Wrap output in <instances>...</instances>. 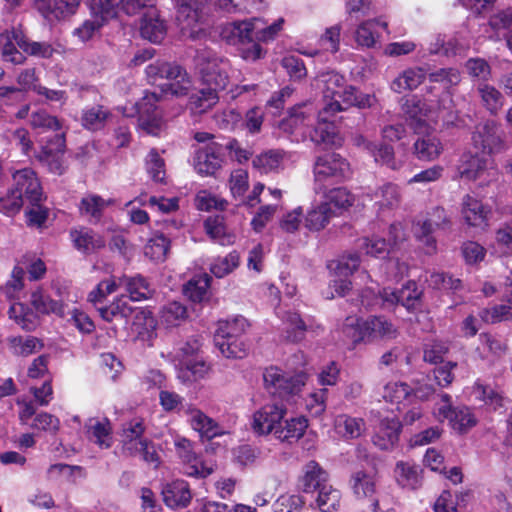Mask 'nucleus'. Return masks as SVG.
Returning a JSON list of instances; mask_svg holds the SVG:
<instances>
[{"label":"nucleus","mask_w":512,"mask_h":512,"mask_svg":"<svg viewBox=\"0 0 512 512\" xmlns=\"http://www.w3.org/2000/svg\"><path fill=\"white\" fill-rule=\"evenodd\" d=\"M341 493L328 483L318 490L316 503L322 512H332L339 507Z\"/></svg>","instance_id":"nucleus-61"},{"label":"nucleus","mask_w":512,"mask_h":512,"mask_svg":"<svg viewBox=\"0 0 512 512\" xmlns=\"http://www.w3.org/2000/svg\"><path fill=\"white\" fill-rule=\"evenodd\" d=\"M70 235L75 248L84 254L96 252L105 246L104 239L89 229L72 230Z\"/></svg>","instance_id":"nucleus-35"},{"label":"nucleus","mask_w":512,"mask_h":512,"mask_svg":"<svg viewBox=\"0 0 512 512\" xmlns=\"http://www.w3.org/2000/svg\"><path fill=\"white\" fill-rule=\"evenodd\" d=\"M221 164V147L216 143H210L196 152L194 167L201 175H213Z\"/></svg>","instance_id":"nucleus-22"},{"label":"nucleus","mask_w":512,"mask_h":512,"mask_svg":"<svg viewBox=\"0 0 512 512\" xmlns=\"http://www.w3.org/2000/svg\"><path fill=\"white\" fill-rule=\"evenodd\" d=\"M109 111L100 105L85 109L82 113V125L88 130H99L104 127L108 117Z\"/></svg>","instance_id":"nucleus-54"},{"label":"nucleus","mask_w":512,"mask_h":512,"mask_svg":"<svg viewBox=\"0 0 512 512\" xmlns=\"http://www.w3.org/2000/svg\"><path fill=\"white\" fill-rule=\"evenodd\" d=\"M29 123L39 134L55 133L53 137H47L45 140H42L41 150L37 154V159L51 173L62 175L66 170L63 160L66 141L62 122L46 110L40 109L31 113Z\"/></svg>","instance_id":"nucleus-1"},{"label":"nucleus","mask_w":512,"mask_h":512,"mask_svg":"<svg viewBox=\"0 0 512 512\" xmlns=\"http://www.w3.org/2000/svg\"><path fill=\"white\" fill-rule=\"evenodd\" d=\"M15 189L0 193V212L13 216L23 205V198L30 203L43 200V192L35 172L30 168L17 170L13 173Z\"/></svg>","instance_id":"nucleus-2"},{"label":"nucleus","mask_w":512,"mask_h":512,"mask_svg":"<svg viewBox=\"0 0 512 512\" xmlns=\"http://www.w3.org/2000/svg\"><path fill=\"white\" fill-rule=\"evenodd\" d=\"M371 200L379 214L392 211L400 206L402 200L401 189L396 184L385 183L371 194Z\"/></svg>","instance_id":"nucleus-23"},{"label":"nucleus","mask_w":512,"mask_h":512,"mask_svg":"<svg viewBox=\"0 0 512 512\" xmlns=\"http://www.w3.org/2000/svg\"><path fill=\"white\" fill-rule=\"evenodd\" d=\"M379 28H382L389 34L388 23L385 21L374 19L361 23L355 31V41L362 47H374L380 38Z\"/></svg>","instance_id":"nucleus-30"},{"label":"nucleus","mask_w":512,"mask_h":512,"mask_svg":"<svg viewBox=\"0 0 512 512\" xmlns=\"http://www.w3.org/2000/svg\"><path fill=\"white\" fill-rule=\"evenodd\" d=\"M476 91L479 98L481 99L482 105L491 114H497L504 103V97L501 92L486 82H480L477 85Z\"/></svg>","instance_id":"nucleus-44"},{"label":"nucleus","mask_w":512,"mask_h":512,"mask_svg":"<svg viewBox=\"0 0 512 512\" xmlns=\"http://www.w3.org/2000/svg\"><path fill=\"white\" fill-rule=\"evenodd\" d=\"M265 389L272 395L285 398L298 394L305 385L303 373L291 375L276 366H270L263 372Z\"/></svg>","instance_id":"nucleus-10"},{"label":"nucleus","mask_w":512,"mask_h":512,"mask_svg":"<svg viewBox=\"0 0 512 512\" xmlns=\"http://www.w3.org/2000/svg\"><path fill=\"white\" fill-rule=\"evenodd\" d=\"M31 304L37 312L42 314L54 313L60 316L64 314L63 305L58 301L52 300L42 291H35L32 293Z\"/></svg>","instance_id":"nucleus-63"},{"label":"nucleus","mask_w":512,"mask_h":512,"mask_svg":"<svg viewBox=\"0 0 512 512\" xmlns=\"http://www.w3.org/2000/svg\"><path fill=\"white\" fill-rule=\"evenodd\" d=\"M249 324L243 316L218 322L214 334V344L226 358H243L247 353V345L242 340Z\"/></svg>","instance_id":"nucleus-3"},{"label":"nucleus","mask_w":512,"mask_h":512,"mask_svg":"<svg viewBox=\"0 0 512 512\" xmlns=\"http://www.w3.org/2000/svg\"><path fill=\"white\" fill-rule=\"evenodd\" d=\"M314 119V109L311 104H303L293 108L288 117L280 123L284 132L293 133L302 126H308Z\"/></svg>","instance_id":"nucleus-32"},{"label":"nucleus","mask_w":512,"mask_h":512,"mask_svg":"<svg viewBox=\"0 0 512 512\" xmlns=\"http://www.w3.org/2000/svg\"><path fill=\"white\" fill-rule=\"evenodd\" d=\"M472 145L482 154L499 152L504 148V140L497 124L486 120L475 126L472 133Z\"/></svg>","instance_id":"nucleus-13"},{"label":"nucleus","mask_w":512,"mask_h":512,"mask_svg":"<svg viewBox=\"0 0 512 512\" xmlns=\"http://www.w3.org/2000/svg\"><path fill=\"white\" fill-rule=\"evenodd\" d=\"M140 33L152 43H160L166 36L167 26L155 8L149 9L143 16Z\"/></svg>","instance_id":"nucleus-27"},{"label":"nucleus","mask_w":512,"mask_h":512,"mask_svg":"<svg viewBox=\"0 0 512 512\" xmlns=\"http://www.w3.org/2000/svg\"><path fill=\"white\" fill-rule=\"evenodd\" d=\"M420 296L421 291L418 289L417 284L409 281L398 291L388 289V296H384V299L387 301V307L400 304L408 311H413L420 304Z\"/></svg>","instance_id":"nucleus-24"},{"label":"nucleus","mask_w":512,"mask_h":512,"mask_svg":"<svg viewBox=\"0 0 512 512\" xmlns=\"http://www.w3.org/2000/svg\"><path fill=\"white\" fill-rule=\"evenodd\" d=\"M421 471L414 463L400 461L395 467V478L403 488L417 489L422 482Z\"/></svg>","instance_id":"nucleus-39"},{"label":"nucleus","mask_w":512,"mask_h":512,"mask_svg":"<svg viewBox=\"0 0 512 512\" xmlns=\"http://www.w3.org/2000/svg\"><path fill=\"white\" fill-rule=\"evenodd\" d=\"M366 329L368 342L385 339H395L399 332L397 327L383 316H373L366 319Z\"/></svg>","instance_id":"nucleus-31"},{"label":"nucleus","mask_w":512,"mask_h":512,"mask_svg":"<svg viewBox=\"0 0 512 512\" xmlns=\"http://www.w3.org/2000/svg\"><path fill=\"white\" fill-rule=\"evenodd\" d=\"M359 265V255L357 253H349L332 261L329 264V268L334 272L336 277H349L358 269Z\"/></svg>","instance_id":"nucleus-60"},{"label":"nucleus","mask_w":512,"mask_h":512,"mask_svg":"<svg viewBox=\"0 0 512 512\" xmlns=\"http://www.w3.org/2000/svg\"><path fill=\"white\" fill-rule=\"evenodd\" d=\"M260 22V18L233 22L226 29V32L229 33L226 36L228 41L234 45H246L252 43L253 40H256L255 29L258 28V24Z\"/></svg>","instance_id":"nucleus-28"},{"label":"nucleus","mask_w":512,"mask_h":512,"mask_svg":"<svg viewBox=\"0 0 512 512\" xmlns=\"http://www.w3.org/2000/svg\"><path fill=\"white\" fill-rule=\"evenodd\" d=\"M174 446L177 455L185 464V474L193 477L205 478L209 476L214 467L201 460L193 450L192 443L187 438L176 436L174 438Z\"/></svg>","instance_id":"nucleus-14"},{"label":"nucleus","mask_w":512,"mask_h":512,"mask_svg":"<svg viewBox=\"0 0 512 512\" xmlns=\"http://www.w3.org/2000/svg\"><path fill=\"white\" fill-rule=\"evenodd\" d=\"M110 201L104 200L102 197L90 194L81 199L79 210L81 215L90 217V222H98L102 216L105 207Z\"/></svg>","instance_id":"nucleus-50"},{"label":"nucleus","mask_w":512,"mask_h":512,"mask_svg":"<svg viewBox=\"0 0 512 512\" xmlns=\"http://www.w3.org/2000/svg\"><path fill=\"white\" fill-rule=\"evenodd\" d=\"M341 111H345V106L338 102L322 105L318 111L317 124L312 135V140L315 143L325 146H341L343 139L335 124V117Z\"/></svg>","instance_id":"nucleus-8"},{"label":"nucleus","mask_w":512,"mask_h":512,"mask_svg":"<svg viewBox=\"0 0 512 512\" xmlns=\"http://www.w3.org/2000/svg\"><path fill=\"white\" fill-rule=\"evenodd\" d=\"M370 414L374 418H379V424L372 438L374 445L381 450L392 449L399 441L401 422L396 417L381 418L379 411L372 410Z\"/></svg>","instance_id":"nucleus-17"},{"label":"nucleus","mask_w":512,"mask_h":512,"mask_svg":"<svg viewBox=\"0 0 512 512\" xmlns=\"http://www.w3.org/2000/svg\"><path fill=\"white\" fill-rule=\"evenodd\" d=\"M149 82L154 83L158 79H167L169 83L161 87V93L165 97L172 95L182 97L189 94L192 81L186 70L176 64L157 60L149 64L145 69Z\"/></svg>","instance_id":"nucleus-4"},{"label":"nucleus","mask_w":512,"mask_h":512,"mask_svg":"<svg viewBox=\"0 0 512 512\" xmlns=\"http://www.w3.org/2000/svg\"><path fill=\"white\" fill-rule=\"evenodd\" d=\"M474 393L478 399L495 411L505 406V398L490 385L477 382L474 387Z\"/></svg>","instance_id":"nucleus-55"},{"label":"nucleus","mask_w":512,"mask_h":512,"mask_svg":"<svg viewBox=\"0 0 512 512\" xmlns=\"http://www.w3.org/2000/svg\"><path fill=\"white\" fill-rule=\"evenodd\" d=\"M283 323L286 326V340L298 342L303 339L306 325L298 313L286 312L283 317Z\"/></svg>","instance_id":"nucleus-57"},{"label":"nucleus","mask_w":512,"mask_h":512,"mask_svg":"<svg viewBox=\"0 0 512 512\" xmlns=\"http://www.w3.org/2000/svg\"><path fill=\"white\" fill-rule=\"evenodd\" d=\"M462 178L477 181L479 186H487L499 178V171L493 160L487 155H464L459 167Z\"/></svg>","instance_id":"nucleus-11"},{"label":"nucleus","mask_w":512,"mask_h":512,"mask_svg":"<svg viewBox=\"0 0 512 512\" xmlns=\"http://www.w3.org/2000/svg\"><path fill=\"white\" fill-rule=\"evenodd\" d=\"M212 86L200 89L190 96V107L196 113H204L212 108L219 100L218 91Z\"/></svg>","instance_id":"nucleus-48"},{"label":"nucleus","mask_w":512,"mask_h":512,"mask_svg":"<svg viewBox=\"0 0 512 512\" xmlns=\"http://www.w3.org/2000/svg\"><path fill=\"white\" fill-rule=\"evenodd\" d=\"M402 112L416 133H420L423 128L428 126V122H435L438 118V115H431L432 111L426 102L416 96H411L404 100Z\"/></svg>","instance_id":"nucleus-18"},{"label":"nucleus","mask_w":512,"mask_h":512,"mask_svg":"<svg viewBox=\"0 0 512 512\" xmlns=\"http://www.w3.org/2000/svg\"><path fill=\"white\" fill-rule=\"evenodd\" d=\"M461 213L467 225L478 228L487 226L489 209L477 198L465 195L462 200Z\"/></svg>","instance_id":"nucleus-25"},{"label":"nucleus","mask_w":512,"mask_h":512,"mask_svg":"<svg viewBox=\"0 0 512 512\" xmlns=\"http://www.w3.org/2000/svg\"><path fill=\"white\" fill-rule=\"evenodd\" d=\"M211 278L208 274H200L191 278L183 288V292L192 302L200 303L208 297Z\"/></svg>","instance_id":"nucleus-45"},{"label":"nucleus","mask_w":512,"mask_h":512,"mask_svg":"<svg viewBox=\"0 0 512 512\" xmlns=\"http://www.w3.org/2000/svg\"><path fill=\"white\" fill-rule=\"evenodd\" d=\"M209 0H178L177 20L182 30H189L191 36L202 31L205 22L204 6Z\"/></svg>","instance_id":"nucleus-15"},{"label":"nucleus","mask_w":512,"mask_h":512,"mask_svg":"<svg viewBox=\"0 0 512 512\" xmlns=\"http://www.w3.org/2000/svg\"><path fill=\"white\" fill-rule=\"evenodd\" d=\"M334 216V211L327 201L315 204L307 211L304 225L310 231H320L324 229Z\"/></svg>","instance_id":"nucleus-34"},{"label":"nucleus","mask_w":512,"mask_h":512,"mask_svg":"<svg viewBox=\"0 0 512 512\" xmlns=\"http://www.w3.org/2000/svg\"><path fill=\"white\" fill-rule=\"evenodd\" d=\"M144 420L133 418L122 425L120 433L123 452L129 456H141L142 459L157 467L159 456L151 440L144 436Z\"/></svg>","instance_id":"nucleus-5"},{"label":"nucleus","mask_w":512,"mask_h":512,"mask_svg":"<svg viewBox=\"0 0 512 512\" xmlns=\"http://www.w3.org/2000/svg\"><path fill=\"white\" fill-rule=\"evenodd\" d=\"M317 86L322 90L323 105L329 102H338L345 106L346 110L356 99V88L347 85L344 76L337 72L321 73L317 77Z\"/></svg>","instance_id":"nucleus-9"},{"label":"nucleus","mask_w":512,"mask_h":512,"mask_svg":"<svg viewBox=\"0 0 512 512\" xmlns=\"http://www.w3.org/2000/svg\"><path fill=\"white\" fill-rule=\"evenodd\" d=\"M315 190L344 182L351 176L350 164L337 153L319 156L314 163Z\"/></svg>","instance_id":"nucleus-7"},{"label":"nucleus","mask_w":512,"mask_h":512,"mask_svg":"<svg viewBox=\"0 0 512 512\" xmlns=\"http://www.w3.org/2000/svg\"><path fill=\"white\" fill-rule=\"evenodd\" d=\"M170 248V240L163 233L154 235L146 244L144 254L154 261H164Z\"/></svg>","instance_id":"nucleus-56"},{"label":"nucleus","mask_w":512,"mask_h":512,"mask_svg":"<svg viewBox=\"0 0 512 512\" xmlns=\"http://www.w3.org/2000/svg\"><path fill=\"white\" fill-rule=\"evenodd\" d=\"M413 389L404 382H389L385 385L383 398L393 404H401L412 397Z\"/></svg>","instance_id":"nucleus-59"},{"label":"nucleus","mask_w":512,"mask_h":512,"mask_svg":"<svg viewBox=\"0 0 512 512\" xmlns=\"http://www.w3.org/2000/svg\"><path fill=\"white\" fill-rule=\"evenodd\" d=\"M89 2L93 17L105 24L118 15L123 0H89Z\"/></svg>","instance_id":"nucleus-51"},{"label":"nucleus","mask_w":512,"mask_h":512,"mask_svg":"<svg viewBox=\"0 0 512 512\" xmlns=\"http://www.w3.org/2000/svg\"><path fill=\"white\" fill-rule=\"evenodd\" d=\"M425 72L422 68H409L403 71L391 83V89L396 93L417 88L425 79Z\"/></svg>","instance_id":"nucleus-43"},{"label":"nucleus","mask_w":512,"mask_h":512,"mask_svg":"<svg viewBox=\"0 0 512 512\" xmlns=\"http://www.w3.org/2000/svg\"><path fill=\"white\" fill-rule=\"evenodd\" d=\"M12 37L17 46L24 53L40 58H50L54 53V48L48 42L30 41L20 30L12 29Z\"/></svg>","instance_id":"nucleus-38"},{"label":"nucleus","mask_w":512,"mask_h":512,"mask_svg":"<svg viewBox=\"0 0 512 512\" xmlns=\"http://www.w3.org/2000/svg\"><path fill=\"white\" fill-rule=\"evenodd\" d=\"M328 481V473L314 460L309 461L303 467L301 484L306 493L318 491Z\"/></svg>","instance_id":"nucleus-33"},{"label":"nucleus","mask_w":512,"mask_h":512,"mask_svg":"<svg viewBox=\"0 0 512 512\" xmlns=\"http://www.w3.org/2000/svg\"><path fill=\"white\" fill-rule=\"evenodd\" d=\"M120 287H125L132 301H141L152 296L153 290L150 284L141 275L134 277L123 276L119 278Z\"/></svg>","instance_id":"nucleus-40"},{"label":"nucleus","mask_w":512,"mask_h":512,"mask_svg":"<svg viewBox=\"0 0 512 512\" xmlns=\"http://www.w3.org/2000/svg\"><path fill=\"white\" fill-rule=\"evenodd\" d=\"M286 414V409L277 403L266 404L253 415L252 428L259 435L273 434Z\"/></svg>","instance_id":"nucleus-16"},{"label":"nucleus","mask_w":512,"mask_h":512,"mask_svg":"<svg viewBox=\"0 0 512 512\" xmlns=\"http://www.w3.org/2000/svg\"><path fill=\"white\" fill-rule=\"evenodd\" d=\"M285 153L282 150H267L252 159V166L260 173H270L282 168Z\"/></svg>","instance_id":"nucleus-42"},{"label":"nucleus","mask_w":512,"mask_h":512,"mask_svg":"<svg viewBox=\"0 0 512 512\" xmlns=\"http://www.w3.org/2000/svg\"><path fill=\"white\" fill-rule=\"evenodd\" d=\"M100 316L107 322L115 318H127L132 314V308L129 306L126 297L121 296L113 301L109 306L98 308Z\"/></svg>","instance_id":"nucleus-62"},{"label":"nucleus","mask_w":512,"mask_h":512,"mask_svg":"<svg viewBox=\"0 0 512 512\" xmlns=\"http://www.w3.org/2000/svg\"><path fill=\"white\" fill-rule=\"evenodd\" d=\"M367 331L366 320L359 319L356 316H348L342 325V333L354 344L361 341L368 342Z\"/></svg>","instance_id":"nucleus-53"},{"label":"nucleus","mask_w":512,"mask_h":512,"mask_svg":"<svg viewBox=\"0 0 512 512\" xmlns=\"http://www.w3.org/2000/svg\"><path fill=\"white\" fill-rule=\"evenodd\" d=\"M357 247L367 255L384 258L389 253L391 246L384 238L373 236L359 239Z\"/></svg>","instance_id":"nucleus-58"},{"label":"nucleus","mask_w":512,"mask_h":512,"mask_svg":"<svg viewBox=\"0 0 512 512\" xmlns=\"http://www.w3.org/2000/svg\"><path fill=\"white\" fill-rule=\"evenodd\" d=\"M415 156L422 161H433L443 151V145L437 135L426 133L418 136L413 144Z\"/></svg>","instance_id":"nucleus-29"},{"label":"nucleus","mask_w":512,"mask_h":512,"mask_svg":"<svg viewBox=\"0 0 512 512\" xmlns=\"http://www.w3.org/2000/svg\"><path fill=\"white\" fill-rule=\"evenodd\" d=\"M87 433L101 448H109L112 444V427L107 418L102 420L91 418L86 423Z\"/></svg>","instance_id":"nucleus-41"},{"label":"nucleus","mask_w":512,"mask_h":512,"mask_svg":"<svg viewBox=\"0 0 512 512\" xmlns=\"http://www.w3.org/2000/svg\"><path fill=\"white\" fill-rule=\"evenodd\" d=\"M307 426L308 423L304 417L282 420L280 427L275 431V438L281 442H296L303 436Z\"/></svg>","instance_id":"nucleus-37"},{"label":"nucleus","mask_w":512,"mask_h":512,"mask_svg":"<svg viewBox=\"0 0 512 512\" xmlns=\"http://www.w3.org/2000/svg\"><path fill=\"white\" fill-rule=\"evenodd\" d=\"M79 4L80 0H34L35 9L51 23L73 15Z\"/></svg>","instance_id":"nucleus-20"},{"label":"nucleus","mask_w":512,"mask_h":512,"mask_svg":"<svg viewBox=\"0 0 512 512\" xmlns=\"http://www.w3.org/2000/svg\"><path fill=\"white\" fill-rule=\"evenodd\" d=\"M10 351L17 356H29L40 351L43 343L33 336H13L7 339Z\"/></svg>","instance_id":"nucleus-47"},{"label":"nucleus","mask_w":512,"mask_h":512,"mask_svg":"<svg viewBox=\"0 0 512 512\" xmlns=\"http://www.w3.org/2000/svg\"><path fill=\"white\" fill-rule=\"evenodd\" d=\"M336 432L346 439H355L365 430V421L362 418L339 415L335 420Z\"/></svg>","instance_id":"nucleus-46"},{"label":"nucleus","mask_w":512,"mask_h":512,"mask_svg":"<svg viewBox=\"0 0 512 512\" xmlns=\"http://www.w3.org/2000/svg\"><path fill=\"white\" fill-rule=\"evenodd\" d=\"M204 228L209 237L220 245H231L235 241V234L227 228L222 216L208 217L204 222Z\"/></svg>","instance_id":"nucleus-36"},{"label":"nucleus","mask_w":512,"mask_h":512,"mask_svg":"<svg viewBox=\"0 0 512 512\" xmlns=\"http://www.w3.org/2000/svg\"><path fill=\"white\" fill-rule=\"evenodd\" d=\"M184 412L188 417V422L190 423L191 427L201 436L212 439L223 433L220 425L214 419L207 416L204 412L195 406L188 405L185 407Z\"/></svg>","instance_id":"nucleus-21"},{"label":"nucleus","mask_w":512,"mask_h":512,"mask_svg":"<svg viewBox=\"0 0 512 512\" xmlns=\"http://www.w3.org/2000/svg\"><path fill=\"white\" fill-rule=\"evenodd\" d=\"M351 488L359 500H367L368 507L376 512L379 499L376 491V480L372 473L356 471L351 476Z\"/></svg>","instance_id":"nucleus-19"},{"label":"nucleus","mask_w":512,"mask_h":512,"mask_svg":"<svg viewBox=\"0 0 512 512\" xmlns=\"http://www.w3.org/2000/svg\"><path fill=\"white\" fill-rule=\"evenodd\" d=\"M187 316V308L177 301L167 303L160 311V321L167 327L180 325L187 319Z\"/></svg>","instance_id":"nucleus-52"},{"label":"nucleus","mask_w":512,"mask_h":512,"mask_svg":"<svg viewBox=\"0 0 512 512\" xmlns=\"http://www.w3.org/2000/svg\"><path fill=\"white\" fill-rule=\"evenodd\" d=\"M162 496L164 503L172 509L188 506L192 498L189 485L184 480L167 483L162 489Z\"/></svg>","instance_id":"nucleus-26"},{"label":"nucleus","mask_w":512,"mask_h":512,"mask_svg":"<svg viewBox=\"0 0 512 512\" xmlns=\"http://www.w3.org/2000/svg\"><path fill=\"white\" fill-rule=\"evenodd\" d=\"M195 67L203 82L216 89L223 90L227 87L230 78V61L218 55L211 49H200L194 57Z\"/></svg>","instance_id":"nucleus-6"},{"label":"nucleus","mask_w":512,"mask_h":512,"mask_svg":"<svg viewBox=\"0 0 512 512\" xmlns=\"http://www.w3.org/2000/svg\"><path fill=\"white\" fill-rule=\"evenodd\" d=\"M261 455V450L250 444H242L232 449L233 462L241 467L252 466Z\"/></svg>","instance_id":"nucleus-64"},{"label":"nucleus","mask_w":512,"mask_h":512,"mask_svg":"<svg viewBox=\"0 0 512 512\" xmlns=\"http://www.w3.org/2000/svg\"><path fill=\"white\" fill-rule=\"evenodd\" d=\"M451 220L446 211L441 207H435L429 214V218L414 225V234L426 247V252L431 254L436 250V240L432 236L435 229L448 230Z\"/></svg>","instance_id":"nucleus-12"},{"label":"nucleus","mask_w":512,"mask_h":512,"mask_svg":"<svg viewBox=\"0 0 512 512\" xmlns=\"http://www.w3.org/2000/svg\"><path fill=\"white\" fill-rule=\"evenodd\" d=\"M478 420L473 411L466 406H458L453 409L449 423L453 430L464 434L476 426Z\"/></svg>","instance_id":"nucleus-49"}]
</instances>
